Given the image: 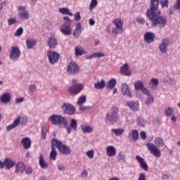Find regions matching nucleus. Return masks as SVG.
I'll return each mask as SVG.
<instances>
[{
    "mask_svg": "<svg viewBox=\"0 0 180 180\" xmlns=\"http://www.w3.org/2000/svg\"><path fill=\"white\" fill-rule=\"evenodd\" d=\"M23 33V27H20L18 28L15 33V36H21V34Z\"/></svg>",
    "mask_w": 180,
    "mask_h": 180,
    "instance_id": "864d4df0",
    "label": "nucleus"
},
{
    "mask_svg": "<svg viewBox=\"0 0 180 180\" xmlns=\"http://www.w3.org/2000/svg\"><path fill=\"white\" fill-rule=\"evenodd\" d=\"M28 89L29 91H30V92H34L36 91V85L31 84L30 86H29Z\"/></svg>",
    "mask_w": 180,
    "mask_h": 180,
    "instance_id": "4d7b16f0",
    "label": "nucleus"
},
{
    "mask_svg": "<svg viewBox=\"0 0 180 180\" xmlns=\"http://www.w3.org/2000/svg\"><path fill=\"white\" fill-rule=\"evenodd\" d=\"M168 47H169V39L168 38L162 39L161 43L158 46L160 53L162 54H167V51H168Z\"/></svg>",
    "mask_w": 180,
    "mask_h": 180,
    "instance_id": "9b49d317",
    "label": "nucleus"
},
{
    "mask_svg": "<svg viewBox=\"0 0 180 180\" xmlns=\"http://www.w3.org/2000/svg\"><path fill=\"white\" fill-rule=\"evenodd\" d=\"M63 20H65V22H67L68 23H71V19H70L68 16H64Z\"/></svg>",
    "mask_w": 180,
    "mask_h": 180,
    "instance_id": "69168bd1",
    "label": "nucleus"
},
{
    "mask_svg": "<svg viewBox=\"0 0 180 180\" xmlns=\"http://www.w3.org/2000/svg\"><path fill=\"white\" fill-rule=\"evenodd\" d=\"M67 72L70 75H75V74L79 72V66L77 63L71 61L67 66Z\"/></svg>",
    "mask_w": 180,
    "mask_h": 180,
    "instance_id": "1a4fd4ad",
    "label": "nucleus"
},
{
    "mask_svg": "<svg viewBox=\"0 0 180 180\" xmlns=\"http://www.w3.org/2000/svg\"><path fill=\"white\" fill-rule=\"evenodd\" d=\"M82 178H86L88 176V171L83 170V172L81 173Z\"/></svg>",
    "mask_w": 180,
    "mask_h": 180,
    "instance_id": "e2e57ef3",
    "label": "nucleus"
},
{
    "mask_svg": "<svg viewBox=\"0 0 180 180\" xmlns=\"http://www.w3.org/2000/svg\"><path fill=\"white\" fill-rule=\"evenodd\" d=\"M127 105L130 108V109H132V110H134L135 112L139 110V101H131L130 103H127Z\"/></svg>",
    "mask_w": 180,
    "mask_h": 180,
    "instance_id": "c85d7f7f",
    "label": "nucleus"
},
{
    "mask_svg": "<svg viewBox=\"0 0 180 180\" xmlns=\"http://www.w3.org/2000/svg\"><path fill=\"white\" fill-rule=\"evenodd\" d=\"M119 120V108L116 105L111 107L110 112L105 115V123L115 124Z\"/></svg>",
    "mask_w": 180,
    "mask_h": 180,
    "instance_id": "7ed1b4c3",
    "label": "nucleus"
},
{
    "mask_svg": "<svg viewBox=\"0 0 180 180\" xmlns=\"http://www.w3.org/2000/svg\"><path fill=\"white\" fill-rule=\"evenodd\" d=\"M176 9V5H174L172 8L169 9V15H174V12H175Z\"/></svg>",
    "mask_w": 180,
    "mask_h": 180,
    "instance_id": "13d9d810",
    "label": "nucleus"
},
{
    "mask_svg": "<svg viewBox=\"0 0 180 180\" xmlns=\"http://www.w3.org/2000/svg\"><path fill=\"white\" fill-rule=\"evenodd\" d=\"M122 94L129 98H131V92H130V89L126 83L122 84Z\"/></svg>",
    "mask_w": 180,
    "mask_h": 180,
    "instance_id": "412c9836",
    "label": "nucleus"
},
{
    "mask_svg": "<svg viewBox=\"0 0 180 180\" xmlns=\"http://www.w3.org/2000/svg\"><path fill=\"white\" fill-rule=\"evenodd\" d=\"M116 85V79H111L108 82V89H113Z\"/></svg>",
    "mask_w": 180,
    "mask_h": 180,
    "instance_id": "c03bdc74",
    "label": "nucleus"
},
{
    "mask_svg": "<svg viewBox=\"0 0 180 180\" xmlns=\"http://www.w3.org/2000/svg\"><path fill=\"white\" fill-rule=\"evenodd\" d=\"M154 143L155 144L153 143H147L146 146L152 155H154L156 158H160V157H161L160 147H164L165 143L164 142V139L161 137H155Z\"/></svg>",
    "mask_w": 180,
    "mask_h": 180,
    "instance_id": "f03ea898",
    "label": "nucleus"
},
{
    "mask_svg": "<svg viewBox=\"0 0 180 180\" xmlns=\"http://www.w3.org/2000/svg\"><path fill=\"white\" fill-rule=\"evenodd\" d=\"M136 160L137 162H139L141 168H142V169H143V171H148V165H147V163L146 162V160H144V158H143L139 155H136Z\"/></svg>",
    "mask_w": 180,
    "mask_h": 180,
    "instance_id": "2eb2a0df",
    "label": "nucleus"
},
{
    "mask_svg": "<svg viewBox=\"0 0 180 180\" xmlns=\"http://www.w3.org/2000/svg\"><path fill=\"white\" fill-rule=\"evenodd\" d=\"M115 27L112 29L114 34H122L123 33V23H115Z\"/></svg>",
    "mask_w": 180,
    "mask_h": 180,
    "instance_id": "aec40b11",
    "label": "nucleus"
},
{
    "mask_svg": "<svg viewBox=\"0 0 180 180\" xmlns=\"http://www.w3.org/2000/svg\"><path fill=\"white\" fill-rule=\"evenodd\" d=\"M49 61L50 64L54 65L58 63L60 58V54L54 51H50L47 53Z\"/></svg>",
    "mask_w": 180,
    "mask_h": 180,
    "instance_id": "9d476101",
    "label": "nucleus"
},
{
    "mask_svg": "<svg viewBox=\"0 0 180 180\" xmlns=\"http://www.w3.org/2000/svg\"><path fill=\"white\" fill-rule=\"evenodd\" d=\"M138 180H147L145 173H140L139 175Z\"/></svg>",
    "mask_w": 180,
    "mask_h": 180,
    "instance_id": "5fc2aeb1",
    "label": "nucleus"
},
{
    "mask_svg": "<svg viewBox=\"0 0 180 180\" xmlns=\"http://www.w3.org/2000/svg\"><path fill=\"white\" fill-rule=\"evenodd\" d=\"M141 91V92H143L144 94V95H147L148 96L149 95H150V91L148 89H147V88H146V87H143Z\"/></svg>",
    "mask_w": 180,
    "mask_h": 180,
    "instance_id": "6e6d98bb",
    "label": "nucleus"
},
{
    "mask_svg": "<svg viewBox=\"0 0 180 180\" xmlns=\"http://www.w3.org/2000/svg\"><path fill=\"white\" fill-rule=\"evenodd\" d=\"M140 136H141V139H142V140H146V139H147V134H146V132H144V131H141Z\"/></svg>",
    "mask_w": 180,
    "mask_h": 180,
    "instance_id": "052dcab7",
    "label": "nucleus"
},
{
    "mask_svg": "<svg viewBox=\"0 0 180 180\" xmlns=\"http://www.w3.org/2000/svg\"><path fill=\"white\" fill-rule=\"evenodd\" d=\"M106 86V82L105 79H102L100 82L94 83L95 89H103Z\"/></svg>",
    "mask_w": 180,
    "mask_h": 180,
    "instance_id": "bb28decb",
    "label": "nucleus"
},
{
    "mask_svg": "<svg viewBox=\"0 0 180 180\" xmlns=\"http://www.w3.org/2000/svg\"><path fill=\"white\" fill-rule=\"evenodd\" d=\"M62 109L65 115H74L75 113V107L70 103H63Z\"/></svg>",
    "mask_w": 180,
    "mask_h": 180,
    "instance_id": "f8f14e48",
    "label": "nucleus"
},
{
    "mask_svg": "<svg viewBox=\"0 0 180 180\" xmlns=\"http://www.w3.org/2000/svg\"><path fill=\"white\" fill-rule=\"evenodd\" d=\"M150 8L148 9L146 15L152 23H167V17L161 16V11L158 10V5L162 8H168V0H150Z\"/></svg>",
    "mask_w": 180,
    "mask_h": 180,
    "instance_id": "f257e3e1",
    "label": "nucleus"
},
{
    "mask_svg": "<svg viewBox=\"0 0 180 180\" xmlns=\"http://www.w3.org/2000/svg\"><path fill=\"white\" fill-rule=\"evenodd\" d=\"M176 8L180 13V0H177V4H176Z\"/></svg>",
    "mask_w": 180,
    "mask_h": 180,
    "instance_id": "774afa93",
    "label": "nucleus"
},
{
    "mask_svg": "<svg viewBox=\"0 0 180 180\" xmlns=\"http://www.w3.org/2000/svg\"><path fill=\"white\" fill-rule=\"evenodd\" d=\"M74 19L76 22H79V20H81V13L79 12H77L74 15Z\"/></svg>",
    "mask_w": 180,
    "mask_h": 180,
    "instance_id": "603ef678",
    "label": "nucleus"
},
{
    "mask_svg": "<svg viewBox=\"0 0 180 180\" xmlns=\"http://www.w3.org/2000/svg\"><path fill=\"white\" fill-rule=\"evenodd\" d=\"M154 39H155V34L151 32H147L144 34V41L147 42L148 44L154 43Z\"/></svg>",
    "mask_w": 180,
    "mask_h": 180,
    "instance_id": "4468645a",
    "label": "nucleus"
},
{
    "mask_svg": "<svg viewBox=\"0 0 180 180\" xmlns=\"http://www.w3.org/2000/svg\"><path fill=\"white\" fill-rule=\"evenodd\" d=\"M164 26H165V23H153L151 27L160 30V29H162Z\"/></svg>",
    "mask_w": 180,
    "mask_h": 180,
    "instance_id": "79ce46f5",
    "label": "nucleus"
},
{
    "mask_svg": "<svg viewBox=\"0 0 180 180\" xmlns=\"http://www.w3.org/2000/svg\"><path fill=\"white\" fill-rule=\"evenodd\" d=\"M120 72L122 75H125V77H130L131 72H130V69L129 68V64H124V65L120 68Z\"/></svg>",
    "mask_w": 180,
    "mask_h": 180,
    "instance_id": "f3484780",
    "label": "nucleus"
},
{
    "mask_svg": "<svg viewBox=\"0 0 180 180\" xmlns=\"http://www.w3.org/2000/svg\"><path fill=\"white\" fill-rule=\"evenodd\" d=\"M138 124H139V126H141V127H146V126H147L148 124V122L147 120H146L144 118H138Z\"/></svg>",
    "mask_w": 180,
    "mask_h": 180,
    "instance_id": "a19ab883",
    "label": "nucleus"
},
{
    "mask_svg": "<svg viewBox=\"0 0 180 180\" xmlns=\"http://www.w3.org/2000/svg\"><path fill=\"white\" fill-rule=\"evenodd\" d=\"M58 44V41L56 37H51L47 41V46L48 47L51 49H56Z\"/></svg>",
    "mask_w": 180,
    "mask_h": 180,
    "instance_id": "6ab92c4d",
    "label": "nucleus"
},
{
    "mask_svg": "<svg viewBox=\"0 0 180 180\" xmlns=\"http://www.w3.org/2000/svg\"><path fill=\"white\" fill-rule=\"evenodd\" d=\"M98 5V0H91L90 6H89V11H94V8L96 7Z\"/></svg>",
    "mask_w": 180,
    "mask_h": 180,
    "instance_id": "a18cd8bd",
    "label": "nucleus"
},
{
    "mask_svg": "<svg viewBox=\"0 0 180 180\" xmlns=\"http://www.w3.org/2000/svg\"><path fill=\"white\" fill-rule=\"evenodd\" d=\"M15 165V161L12 160L11 158L5 159L4 162V166L5 167L6 169H11L12 167Z\"/></svg>",
    "mask_w": 180,
    "mask_h": 180,
    "instance_id": "5701e85b",
    "label": "nucleus"
},
{
    "mask_svg": "<svg viewBox=\"0 0 180 180\" xmlns=\"http://www.w3.org/2000/svg\"><path fill=\"white\" fill-rule=\"evenodd\" d=\"M111 132L113 133V134L116 137H119V136H122V134H123V133H124V129H123V128L112 129Z\"/></svg>",
    "mask_w": 180,
    "mask_h": 180,
    "instance_id": "7c9ffc66",
    "label": "nucleus"
},
{
    "mask_svg": "<svg viewBox=\"0 0 180 180\" xmlns=\"http://www.w3.org/2000/svg\"><path fill=\"white\" fill-rule=\"evenodd\" d=\"M59 13H61V15H68L69 16L74 15L72 13H70V8L65 7L59 8Z\"/></svg>",
    "mask_w": 180,
    "mask_h": 180,
    "instance_id": "473e14b6",
    "label": "nucleus"
},
{
    "mask_svg": "<svg viewBox=\"0 0 180 180\" xmlns=\"http://www.w3.org/2000/svg\"><path fill=\"white\" fill-rule=\"evenodd\" d=\"M26 169V166L23 162H18L15 167V172L17 174H22Z\"/></svg>",
    "mask_w": 180,
    "mask_h": 180,
    "instance_id": "a878e982",
    "label": "nucleus"
},
{
    "mask_svg": "<svg viewBox=\"0 0 180 180\" xmlns=\"http://www.w3.org/2000/svg\"><path fill=\"white\" fill-rule=\"evenodd\" d=\"M112 23H123V20L121 19L117 18L112 21Z\"/></svg>",
    "mask_w": 180,
    "mask_h": 180,
    "instance_id": "338daca9",
    "label": "nucleus"
},
{
    "mask_svg": "<svg viewBox=\"0 0 180 180\" xmlns=\"http://www.w3.org/2000/svg\"><path fill=\"white\" fill-rule=\"evenodd\" d=\"M25 101V98L23 97H20V98H15V103H22V102Z\"/></svg>",
    "mask_w": 180,
    "mask_h": 180,
    "instance_id": "bf43d9fd",
    "label": "nucleus"
},
{
    "mask_svg": "<svg viewBox=\"0 0 180 180\" xmlns=\"http://www.w3.org/2000/svg\"><path fill=\"white\" fill-rule=\"evenodd\" d=\"M11 99H12V96H11V93H4L0 97V102L1 103H9L11 102Z\"/></svg>",
    "mask_w": 180,
    "mask_h": 180,
    "instance_id": "a211bd4d",
    "label": "nucleus"
},
{
    "mask_svg": "<svg viewBox=\"0 0 180 180\" xmlns=\"http://www.w3.org/2000/svg\"><path fill=\"white\" fill-rule=\"evenodd\" d=\"M94 154H95L94 150H88L86 152V155L88 158H90V160H92V158H94Z\"/></svg>",
    "mask_w": 180,
    "mask_h": 180,
    "instance_id": "3c124183",
    "label": "nucleus"
},
{
    "mask_svg": "<svg viewBox=\"0 0 180 180\" xmlns=\"http://www.w3.org/2000/svg\"><path fill=\"white\" fill-rule=\"evenodd\" d=\"M82 133H92L93 129L89 125L81 126Z\"/></svg>",
    "mask_w": 180,
    "mask_h": 180,
    "instance_id": "e433bc0d",
    "label": "nucleus"
},
{
    "mask_svg": "<svg viewBox=\"0 0 180 180\" xmlns=\"http://www.w3.org/2000/svg\"><path fill=\"white\" fill-rule=\"evenodd\" d=\"M82 30H84V28L81 26V24L77 23L76 25V29L73 32L74 37H79L81 33H82Z\"/></svg>",
    "mask_w": 180,
    "mask_h": 180,
    "instance_id": "393cba45",
    "label": "nucleus"
},
{
    "mask_svg": "<svg viewBox=\"0 0 180 180\" xmlns=\"http://www.w3.org/2000/svg\"><path fill=\"white\" fill-rule=\"evenodd\" d=\"M29 122V120L27 119V116L26 115H22L18 116L15 120L13 124L8 125L6 127L7 131H11V130H13L15 127H18L20 123L22 124L26 125L27 124V122Z\"/></svg>",
    "mask_w": 180,
    "mask_h": 180,
    "instance_id": "423d86ee",
    "label": "nucleus"
},
{
    "mask_svg": "<svg viewBox=\"0 0 180 180\" xmlns=\"http://www.w3.org/2000/svg\"><path fill=\"white\" fill-rule=\"evenodd\" d=\"M56 146L51 145V151L50 153V160H53V161H56L57 158V151L56 150Z\"/></svg>",
    "mask_w": 180,
    "mask_h": 180,
    "instance_id": "f704fd0d",
    "label": "nucleus"
},
{
    "mask_svg": "<svg viewBox=\"0 0 180 180\" xmlns=\"http://www.w3.org/2000/svg\"><path fill=\"white\" fill-rule=\"evenodd\" d=\"M158 84H160V81L157 78H152L150 82V85L152 89H157L158 87Z\"/></svg>",
    "mask_w": 180,
    "mask_h": 180,
    "instance_id": "2f4dec72",
    "label": "nucleus"
},
{
    "mask_svg": "<svg viewBox=\"0 0 180 180\" xmlns=\"http://www.w3.org/2000/svg\"><path fill=\"white\" fill-rule=\"evenodd\" d=\"M134 88L136 91H141L144 88V83L143 81L138 80L134 83Z\"/></svg>",
    "mask_w": 180,
    "mask_h": 180,
    "instance_id": "72a5a7b5",
    "label": "nucleus"
},
{
    "mask_svg": "<svg viewBox=\"0 0 180 180\" xmlns=\"http://www.w3.org/2000/svg\"><path fill=\"white\" fill-rule=\"evenodd\" d=\"M174 112V108H169L165 110V115L166 116H171L172 113Z\"/></svg>",
    "mask_w": 180,
    "mask_h": 180,
    "instance_id": "09e8293b",
    "label": "nucleus"
},
{
    "mask_svg": "<svg viewBox=\"0 0 180 180\" xmlns=\"http://www.w3.org/2000/svg\"><path fill=\"white\" fill-rule=\"evenodd\" d=\"M51 146H55L61 154L63 155H70L71 154V148L68 145H65L61 141L54 138L51 140Z\"/></svg>",
    "mask_w": 180,
    "mask_h": 180,
    "instance_id": "20e7f679",
    "label": "nucleus"
},
{
    "mask_svg": "<svg viewBox=\"0 0 180 180\" xmlns=\"http://www.w3.org/2000/svg\"><path fill=\"white\" fill-rule=\"evenodd\" d=\"M22 53L20 52V49H19V47L18 46H12L11 50L10 51V59L12 60V61H18L19 58H20V55Z\"/></svg>",
    "mask_w": 180,
    "mask_h": 180,
    "instance_id": "6e6552de",
    "label": "nucleus"
},
{
    "mask_svg": "<svg viewBox=\"0 0 180 180\" xmlns=\"http://www.w3.org/2000/svg\"><path fill=\"white\" fill-rule=\"evenodd\" d=\"M93 54L94 56V58H101L102 57H105V53H102L101 52H96Z\"/></svg>",
    "mask_w": 180,
    "mask_h": 180,
    "instance_id": "8fccbe9b",
    "label": "nucleus"
},
{
    "mask_svg": "<svg viewBox=\"0 0 180 180\" xmlns=\"http://www.w3.org/2000/svg\"><path fill=\"white\" fill-rule=\"evenodd\" d=\"M39 165L42 169H47L49 168V164L44 161V157H43V155H39Z\"/></svg>",
    "mask_w": 180,
    "mask_h": 180,
    "instance_id": "c756f323",
    "label": "nucleus"
},
{
    "mask_svg": "<svg viewBox=\"0 0 180 180\" xmlns=\"http://www.w3.org/2000/svg\"><path fill=\"white\" fill-rule=\"evenodd\" d=\"M106 154L108 157H115L116 155V148L115 146H108L106 148Z\"/></svg>",
    "mask_w": 180,
    "mask_h": 180,
    "instance_id": "b1692460",
    "label": "nucleus"
},
{
    "mask_svg": "<svg viewBox=\"0 0 180 180\" xmlns=\"http://www.w3.org/2000/svg\"><path fill=\"white\" fill-rule=\"evenodd\" d=\"M84 54H86V51L81 47L75 48V55L76 56H84Z\"/></svg>",
    "mask_w": 180,
    "mask_h": 180,
    "instance_id": "4c0bfd02",
    "label": "nucleus"
},
{
    "mask_svg": "<svg viewBox=\"0 0 180 180\" xmlns=\"http://www.w3.org/2000/svg\"><path fill=\"white\" fill-rule=\"evenodd\" d=\"M18 15L22 19H25L26 20H27V19H29V12H27V11H25L24 13L20 12L18 13Z\"/></svg>",
    "mask_w": 180,
    "mask_h": 180,
    "instance_id": "49530a36",
    "label": "nucleus"
},
{
    "mask_svg": "<svg viewBox=\"0 0 180 180\" xmlns=\"http://www.w3.org/2000/svg\"><path fill=\"white\" fill-rule=\"evenodd\" d=\"M85 102H86V96L82 95L81 96L79 97L77 103L79 106H81L82 105H84Z\"/></svg>",
    "mask_w": 180,
    "mask_h": 180,
    "instance_id": "58836bf2",
    "label": "nucleus"
},
{
    "mask_svg": "<svg viewBox=\"0 0 180 180\" xmlns=\"http://www.w3.org/2000/svg\"><path fill=\"white\" fill-rule=\"evenodd\" d=\"M8 23H16V18H10L8 20Z\"/></svg>",
    "mask_w": 180,
    "mask_h": 180,
    "instance_id": "0e129e2a",
    "label": "nucleus"
},
{
    "mask_svg": "<svg viewBox=\"0 0 180 180\" xmlns=\"http://www.w3.org/2000/svg\"><path fill=\"white\" fill-rule=\"evenodd\" d=\"M49 122L53 126H64L65 127L68 124V121L63 115L53 114L49 117Z\"/></svg>",
    "mask_w": 180,
    "mask_h": 180,
    "instance_id": "39448f33",
    "label": "nucleus"
},
{
    "mask_svg": "<svg viewBox=\"0 0 180 180\" xmlns=\"http://www.w3.org/2000/svg\"><path fill=\"white\" fill-rule=\"evenodd\" d=\"M128 138L129 140L137 141V140H139V131L136 129L132 130V131L129 134Z\"/></svg>",
    "mask_w": 180,
    "mask_h": 180,
    "instance_id": "cd10ccee",
    "label": "nucleus"
},
{
    "mask_svg": "<svg viewBox=\"0 0 180 180\" xmlns=\"http://www.w3.org/2000/svg\"><path fill=\"white\" fill-rule=\"evenodd\" d=\"M32 172H33L32 167H27L25 170V174H27V175H31Z\"/></svg>",
    "mask_w": 180,
    "mask_h": 180,
    "instance_id": "680f3d73",
    "label": "nucleus"
},
{
    "mask_svg": "<svg viewBox=\"0 0 180 180\" xmlns=\"http://www.w3.org/2000/svg\"><path fill=\"white\" fill-rule=\"evenodd\" d=\"M21 146H22L23 148L25 150H29V148L32 146V141L28 137H25L22 139Z\"/></svg>",
    "mask_w": 180,
    "mask_h": 180,
    "instance_id": "4be33fe9",
    "label": "nucleus"
},
{
    "mask_svg": "<svg viewBox=\"0 0 180 180\" xmlns=\"http://www.w3.org/2000/svg\"><path fill=\"white\" fill-rule=\"evenodd\" d=\"M73 85L69 86L68 92L71 95H78L82 89H84L83 84H78V80L77 79H73L72 80Z\"/></svg>",
    "mask_w": 180,
    "mask_h": 180,
    "instance_id": "0eeeda50",
    "label": "nucleus"
},
{
    "mask_svg": "<svg viewBox=\"0 0 180 180\" xmlns=\"http://www.w3.org/2000/svg\"><path fill=\"white\" fill-rule=\"evenodd\" d=\"M145 103L148 106V105H151L154 103V96L149 94L148 97L145 100Z\"/></svg>",
    "mask_w": 180,
    "mask_h": 180,
    "instance_id": "ea45409f",
    "label": "nucleus"
},
{
    "mask_svg": "<svg viewBox=\"0 0 180 180\" xmlns=\"http://www.w3.org/2000/svg\"><path fill=\"white\" fill-rule=\"evenodd\" d=\"M60 30L65 36H70L72 33L71 25L68 23L63 24L60 27Z\"/></svg>",
    "mask_w": 180,
    "mask_h": 180,
    "instance_id": "ddd939ff",
    "label": "nucleus"
},
{
    "mask_svg": "<svg viewBox=\"0 0 180 180\" xmlns=\"http://www.w3.org/2000/svg\"><path fill=\"white\" fill-rule=\"evenodd\" d=\"M26 44H27V49H33V47L36 46V41L33 39H28L26 40Z\"/></svg>",
    "mask_w": 180,
    "mask_h": 180,
    "instance_id": "c9c22d12",
    "label": "nucleus"
},
{
    "mask_svg": "<svg viewBox=\"0 0 180 180\" xmlns=\"http://www.w3.org/2000/svg\"><path fill=\"white\" fill-rule=\"evenodd\" d=\"M46 137H47V129L44 127H41V139L42 140H46Z\"/></svg>",
    "mask_w": 180,
    "mask_h": 180,
    "instance_id": "de8ad7c7",
    "label": "nucleus"
},
{
    "mask_svg": "<svg viewBox=\"0 0 180 180\" xmlns=\"http://www.w3.org/2000/svg\"><path fill=\"white\" fill-rule=\"evenodd\" d=\"M77 120L72 119L70 125L67 127L68 134H71L72 130H74V131H77Z\"/></svg>",
    "mask_w": 180,
    "mask_h": 180,
    "instance_id": "dca6fc26",
    "label": "nucleus"
},
{
    "mask_svg": "<svg viewBox=\"0 0 180 180\" xmlns=\"http://www.w3.org/2000/svg\"><path fill=\"white\" fill-rule=\"evenodd\" d=\"M117 159L120 162H126V155H124V153L120 152L118 153Z\"/></svg>",
    "mask_w": 180,
    "mask_h": 180,
    "instance_id": "37998d69",
    "label": "nucleus"
}]
</instances>
